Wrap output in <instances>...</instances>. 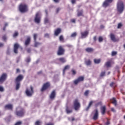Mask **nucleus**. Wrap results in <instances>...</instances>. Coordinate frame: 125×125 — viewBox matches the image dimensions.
<instances>
[{
	"label": "nucleus",
	"instance_id": "f257e3e1",
	"mask_svg": "<svg viewBox=\"0 0 125 125\" xmlns=\"http://www.w3.org/2000/svg\"><path fill=\"white\" fill-rule=\"evenodd\" d=\"M15 115H16L17 117H24V115H25V110L23 108L19 106L16 108Z\"/></svg>",
	"mask_w": 125,
	"mask_h": 125
},
{
	"label": "nucleus",
	"instance_id": "f03ea898",
	"mask_svg": "<svg viewBox=\"0 0 125 125\" xmlns=\"http://www.w3.org/2000/svg\"><path fill=\"white\" fill-rule=\"evenodd\" d=\"M19 9L20 12L21 13H26V12H28V11H29L28 5L26 4H20L19 7Z\"/></svg>",
	"mask_w": 125,
	"mask_h": 125
},
{
	"label": "nucleus",
	"instance_id": "7ed1b4c3",
	"mask_svg": "<svg viewBox=\"0 0 125 125\" xmlns=\"http://www.w3.org/2000/svg\"><path fill=\"white\" fill-rule=\"evenodd\" d=\"M125 9V5H124V2L122 1H119L117 3V11L119 13H123L124 10Z\"/></svg>",
	"mask_w": 125,
	"mask_h": 125
},
{
	"label": "nucleus",
	"instance_id": "20e7f679",
	"mask_svg": "<svg viewBox=\"0 0 125 125\" xmlns=\"http://www.w3.org/2000/svg\"><path fill=\"white\" fill-rule=\"evenodd\" d=\"M73 107L75 111H78V110L81 108V104L80 103V102H79L78 99H76L73 101Z\"/></svg>",
	"mask_w": 125,
	"mask_h": 125
},
{
	"label": "nucleus",
	"instance_id": "39448f33",
	"mask_svg": "<svg viewBox=\"0 0 125 125\" xmlns=\"http://www.w3.org/2000/svg\"><path fill=\"white\" fill-rule=\"evenodd\" d=\"M25 93L27 96H32L34 93V88L32 86H30V89L26 88Z\"/></svg>",
	"mask_w": 125,
	"mask_h": 125
},
{
	"label": "nucleus",
	"instance_id": "423d86ee",
	"mask_svg": "<svg viewBox=\"0 0 125 125\" xmlns=\"http://www.w3.org/2000/svg\"><path fill=\"white\" fill-rule=\"evenodd\" d=\"M41 15L40 14V12H37L34 18V22L35 23H37V24H40L41 23Z\"/></svg>",
	"mask_w": 125,
	"mask_h": 125
},
{
	"label": "nucleus",
	"instance_id": "0eeeda50",
	"mask_svg": "<svg viewBox=\"0 0 125 125\" xmlns=\"http://www.w3.org/2000/svg\"><path fill=\"white\" fill-rule=\"evenodd\" d=\"M64 53H65V49L63 48V46H60L57 52L58 55H63Z\"/></svg>",
	"mask_w": 125,
	"mask_h": 125
},
{
	"label": "nucleus",
	"instance_id": "6e6552de",
	"mask_svg": "<svg viewBox=\"0 0 125 125\" xmlns=\"http://www.w3.org/2000/svg\"><path fill=\"white\" fill-rule=\"evenodd\" d=\"M83 81H84V77L83 76H80L77 79L74 80L73 83L74 84L77 85L81 82H83Z\"/></svg>",
	"mask_w": 125,
	"mask_h": 125
},
{
	"label": "nucleus",
	"instance_id": "1a4fd4ad",
	"mask_svg": "<svg viewBox=\"0 0 125 125\" xmlns=\"http://www.w3.org/2000/svg\"><path fill=\"white\" fill-rule=\"evenodd\" d=\"M50 87V84L49 83L47 82L43 84L42 88H41V91L42 92L43 91H44V90H46L48 88H49Z\"/></svg>",
	"mask_w": 125,
	"mask_h": 125
},
{
	"label": "nucleus",
	"instance_id": "9d476101",
	"mask_svg": "<svg viewBox=\"0 0 125 125\" xmlns=\"http://www.w3.org/2000/svg\"><path fill=\"white\" fill-rule=\"evenodd\" d=\"M7 79V74L6 73H3L0 77V83H3Z\"/></svg>",
	"mask_w": 125,
	"mask_h": 125
},
{
	"label": "nucleus",
	"instance_id": "9b49d317",
	"mask_svg": "<svg viewBox=\"0 0 125 125\" xmlns=\"http://www.w3.org/2000/svg\"><path fill=\"white\" fill-rule=\"evenodd\" d=\"M94 112H95V113H94L93 120H94V121H96V120L98 119V117L99 116V114L98 113V110L97 109H96L94 110Z\"/></svg>",
	"mask_w": 125,
	"mask_h": 125
},
{
	"label": "nucleus",
	"instance_id": "f8f14e48",
	"mask_svg": "<svg viewBox=\"0 0 125 125\" xmlns=\"http://www.w3.org/2000/svg\"><path fill=\"white\" fill-rule=\"evenodd\" d=\"M24 79V76L22 75H18L15 79L16 83H20Z\"/></svg>",
	"mask_w": 125,
	"mask_h": 125
},
{
	"label": "nucleus",
	"instance_id": "ddd939ff",
	"mask_svg": "<svg viewBox=\"0 0 125 125\" xmlns=\"http://www.w3.org/2000/svg\"><path fill=\"white\" fill-rule=\"evenodd\" d=\"M20 46L19 45V44H18V43H16L14 44V52L16 54H17V53H18V49L19 48Z\"/></svg>",
	"mask_w": 125,
	"mask_h": 125
},
{
	"label": "nucleus",
	"instance_id": "4468645a",
	"mask_svg": "<svg viewBox=\"0 0 125 125\" xmlns=\"http://www.w3.org/2000/svg\"><path fill=\"white\" fill-rule=\"evenodd\" d=\"M113 0H105L103 4V6L104 7H107V6H108L109 3L113 2Z\"/></svg>",
	"mask_w": 125,
	"mask_h": 125
},
{
	"label": "nucleus",
	"instance_id": "2eb2a0df",
	"mask_svg": "<svg viewBox=\"0 0 125 125\" xmlns=\"http://www.w3.org/2000/svg\"><path fill=\"white\" fill-rule=\"evenodd\" d=\"M4 108L5 110H10L11 111H12L13 105L12 104H8L4 106Z\"/></svg>",
	"mask_w": 125,
	"mask_h": 125
},
{
	"label": "nucleus",
	"instance_id": "dca6fc26",
	"mask_svg": "<svg viewBox=\"0 0 125 125\" xmlns=\"http://www.w3.org/2000/svg\"><path fill=\"white\" fill-rule=\"evenodd\" d=\"M56 96V92L55 90H53L51 93V94L50 95L49 97L50 99H54Z\"/></svg>",
	"mask_w": 125,
	"mask_h": 125
},
{
	"label": "nucleus",
	"instance_id": "f3484780",
	"mask_svg": "<svg viewBox=\"0 0 125 125\" xmlns=\"http://www.w3.org/2000/svg\"><path fill=\"white\" fill-rule=\"evenodd\" d=\"M31 43V37H28L24 42V45L28 46Z\"/></svg>",
	"mask_w": 125,
	"mask_h": 125
},
{
	"label": "nucleus",
	"instance_id": "a211bd4d",
	"mask_svg": "<svg viewBox=\"0 0 125 125\" xmlns=\"http://www.w3.org/2000/svg\"><path fill=\"white\" fill-rule=\"evenodd\" d=\"M62 31V30L61 29V28H57L54 31V36L57 37L59 36V34L61 33Z\"/></svg>",
	"mask_w": 125,
	"mask_h": 125
},
{
	"label": "nucleus",
	"instance_id": "6ab92c4d",
	"mask_svg": "<svg viewBox=\"0 0 125 125\" xmlns=\"http://www.w3.org/2000/svg\"><path fill=\"white\" fill-rule=\"evenodd\" d=\"M112 62H111V61H108L107 62H106L104 65V68H110V67H111L112 66V64H111Z\"/></svg>",
	"mask_w": 125,
	"mask_h": 125
},
{
	"label": "nucleus",
	"instance_id": "aec40b11",
	"mask_svg": "<svg viewBox=\"0 0 125 125\" xmlns=\"http://www.w3.org/2000/svg\"><path fill=\"white\" fill-rule=\"evenodd\" d=\"M106 106L105 105L101 107V113L102 115H105V113H106Z\"/></svg>",
	"mask_w": 125,
	"mask_h": 125
},
{
	"label": "nucleus",
	"instance_id": "412c9836",
	"mask_svg": "<svg viewBox=\"0 0 125 125\" xmlns=\"http://www.w3.org/2000/svg\"><path fill=\"white\" fill-rule=\"evenodd\" d=\"M94 103V102H93V101H91L89 102L88 106L85 109V111H88V110H89V109H90V107H91V106L92 105V104H93Z\"/></svg>",
	"mask_w": 125,
	"mask_h": 125
},
{
	"label": "nucleus",
	"instance_id": "4be33fe9",
	"mask_svg": "<svg viewBox=\"0 0 125 125\" xmlns=\"http://www.w3.org/2000/svg\"><path fill=\"white\" fill-rule=\"evenodd\" d=\"M85 50L86 52H88V53H91L92 52H93V51H94V49L91 47H87L85 49Z\"/></svg>",
	"mask_w": 125,
	"mask_h": 125
},
{
	"label": "nucleus",
	"instance_id": "5701e85b",
	"mask_svg": "<svg viewBox=\"0 0 125 125\" xmlns=\"http://www.w3.org/2000/svg\"><path fill=\"white\" fill-rule=\"evenodd\" d=\"M87 35H88V31H85L84 32L81 33V37L82 38H86Z\"/></svg>",
	"mask_w": 125,
	"mask_h": 125
},
{
	"label": "nucleus",
	"instance_id": "b1692460",
	"mask_svg": "<svg viewBox=\"0 0 125 125\" xmlns=\"http://www.w3.org/2000/svg\"><path fill=\"white\" fill-rule=\"evenodd\" d=\"M110 39L112 42H117V40L116 39V37H115V35L113 33L110 34Z\"/></svg>",
	"mask_w": 125,
	"mask_h": 125
},
{
	"label": "nucleus",
	"instance_id": "393cba45",
	"mask_svg": "<svg viewBox=\"0 0 125 125\" xmlns=\"http://www.w3.org/2000/svg\"><path fill=\"white\" fill-rule=\"evenodd\" d=\"M65 111L67 114H71V113H73V110L70 109L69 106L67 105L66 106Z\"/></svg>",
	"mask_w": 125,
	"mask_h": 125
},
{
	"label": "nucleus",
	"instance_id": "a878e982",
	"mask_svg": "<svg viewBox=\"0 0 125 125\" xmlns=\"http://www.w3.org/2000/svg\"><path fill=\"white\" fill-rule=\"evenodd\" d=\"M69 69H70V65H66L63 70V75H65V72H66V70H69Z\"/></svg>",
	"mask_w": 125,
	"mask_h": 125
},
{
	"label": "nucleus",
	"instance_id": "bb28decb",
	"mask_svg": "<svg viewBox=\"0 0 125 125\" xmlns=\"http://www.w3.org/2000/svg\"><path fill=\"white\" fill-rule=\"evenodd\" d=\"M111 102L112 104H114L115 106H117V100H116V98H113L111 99Z\"/></svg>",
	"mask_w": 125,
	"mask_h": 125
},
{
	"label": "nucleus",
	"instance_id": "cd10ccee",
	"mask_svg": "<svg viewBox=\"0 0 125 125\" xmlns=\"http://www.w3.org/2000/svg\"><path fill=\"white\" fill-rule=\"evenodd\" d=\"M94 62L95 63V64H99V63H100V62H101V59H95L94 60Z\"/></svg>",
	"mask_w": 125,
	"mask_h": 125
},
{
	"label": "nucleus",
	"instance_id": "c85d7f7f",
	"mask_svg": "<svg viewBox=\"0 0 125 125\" xmlns=\"http://www.w3.org/2000/svg\"><path fill=\"white\" fill-rule=\"evenodd\" d=\"M16 90H18L19 88H20V84L21 83L20 82H16Z\"/></svg>",
	"mask_w": 125,
	"mask_h": 125
},
{
	"label": "nucleus",
	"instance_id": "c756f323",
	"mask_svg": "<svg viewBox=\"0 0 125 125\" xmlns=\"http://www.w3.org/2000/svg\"><path fill=\"white\" fill-rule=\"evenodd\" d=\"M58 60L60 62H61V63H65V62H66V60L64 58H60Z\"/></svg>",
	"mask_w": 125,
	"mask_h": 125
},
{
	"label": "nucleus",
	"instance_id": "7c9ffc66",
	"mask_svg": "<svg viewBox=\"0 0 125 125\" xmlns=\"http://www.w3.org/2000/svg\"><path fill=\"white\" fill-rule=\"evenodd\" d=\"M44 24H48V23H49V19L47 17H45L44 20Z\"/></svg>",
	"mask_w": 125,
	"mask_h": 125
},
{
	"label": "nucleus",
	"instance_id": "2f4dec72",
	"mask_svg": "<svg viewBox=\"0 0 125 125\" xmlns=\"http://www.w3.org/2000/svg\"><path fill=\"white\" fill-rule=\"evenodd\" d=\"M85 64H86V65L87 66H89V65H91V61H90V60H88V61H86L85 62Z\"/></svg>",
	"mask_w": 125,
	"mask_h": 125
},
{
	"label": "nucleus",
	"instance_id": "473e14b6",
	"mask_svg": "<svg viewBox=\"0 0 125 125\" xmlns=\"http://www.w3.org/2000/svg\"><path fill=\"white\" fill-rule=\"evenodd\" d=\"M106 75V72L105 71H102L100 74V77L101 78H102L103 77H105V75Z\"/></svg>",
	"mask_w": 125,
	"mask_h": 125
},
{
	"label": "nucleus",
	"instance_id": "72a5a7b5",
	"mask_svg": "<svg viewBox=\"0 0 125 125\" xmlns=\"http://www.w3.org/2000/svg\"><path fill=\"white\" fill-rule=\"evenodd\" d=\"M39 35L37 33H35L33 34V39L35 42H37V38H38Z\"/></svg>",
	"mask_w": 125,
	"mask_h": 125
},
{
	"label": "nucleus",
	"instance_id": "f704fd0d",
	"mask_svg": "<svg viewBox=\"0 0 125 125\" xmlns=\"http://www.w3.org/2000/svg\"><path fill=\"white\" fill-rule=\"evenodd\" d=\"M40 44H42V43L40 42H37V41L35 42L34 46L35 47H38L39 45H40Z\"/></svg>",
	"mask_w": 125,
	"mask_h": 125
},
{
	"label": "nucleus",
	"instance_id": "c9c22d12",
	"mask_svg": "<svg viewBox=\"0 0 125 125\" xmlns=\"http://www.w3.org/2000/svg\"><path fill=\"white\" fill-rule=\"evenodd\" d=\"M77 16L78 17H80V16H83V10L78 12V14H77Z\"/></svg>",
	"mask_w": 125,
	"mask_h": 125
},
{
	"label": "nucleus",
	"instance_id": "e433bc0d",
	"mask_svg": "<svg viewBox=\"0 0 125 125\" xmlns=\"http://www.w3.org/2000/svg\"><path fill=\"white\" fill-rule=\"evenodd\" d=\"M35 125H42V122L39 120L37 121L35 123Z\"/></svg>",
	"mask_w": 125,
	"mask_h": 125
},
{
	"label": "nucleus",
	"instance_id": "4c0bfd02",
	"mask_svg": "<svg viewBox=\"0 0 125 125\" xmlns=\"http://www.w3.org/2000/svg\"><path fill=\"white\" fill-rule=\"evenodd\" d=\"M59 40L60 42H64V37H63V35H61L59 38Z\"/></svg>",
	"mask_w": 125,
	"mask_h": 125
},
{
	"label": "nucleus",
	"instance_id": "58836bf2",
	"mask_svg": "<svg viewBox=\"0 0 125 125\" xmlns=\"http://www.w3.org/2000/svg\"><path fill=\"white\" fill-rule=\"evenodd\" d=\"M2 39L3 41H4V42H6V39H7L6 35H3V36L2 37Z\"/></svg>",
	"mask_w": 125,
	"mask_h": 125
},
{
	"label": "nucleus",
	"instance_id": "ea45409f",
	"mask_svg": "<svg viewBox=\"0 0 125 125\" xmlns=\"http://www.w3.org/2000/svg\"><path fill=\"white\" fill-rule=\"evenodd\" d=\"M89 93V90H87L85 91V92L84 93V95L85 96H88V94Z\"/></svg>",
	"mask_w": 125,
	"mask_h": 125
},
{
	"label": "nucleus",
	"instance_id": "a19ab883",
	"mask_svg": "<svg viewBox=\"0 0 125 125\" xmlns=\"http://www.w3.org/2000/svg\"><path fill=\"white\" fill-rule=\"evenodd\" d=\"M18 36V32L16 31L14 34L13 35V38H16V37Z\"/></svg>",
	"mask_w": 125,
	"mask_h": 125
},
{
	"label": "nucleus",
	"instance_id": "79ce46f5",
	"mask_svg": "<svg viewBox=\"0 0 125 125\" xmlns=\"http://www.w3.org/2000/svg\"><path fill=\"white\" fill-rule=\"evenodd\" d=\"M103 42V37H102V36H100L99 37V42Z\"/></svg>",
	"mask_w": 125,
	"mask_h": 125
},
{
	"label": "nucleus",
	"instance_id": "37998d69",
	"mask_svg": "<svg viewBox=\"0 0 125 125\" xmlns=\"http://www.w3.org/2000/svg\"><path fill=\"white\" fill-rule=\"evenodd\" d=\"M102 103L101 102H99L97 103V104H95V107H96V108H97V107H98V106H99L100 105H102Z\"/></svg>",
	"mask_w": 125,
	"mask_h": 125
},
{
	"label": "nucleus",
	"instance_id": "c03bdc74",
	"mask_svg": "<svg viewBox=\"0 0 125 125\" xmlns=\"http://www.w3.org/2000/svg\"><path fill=\"white\" fill-rule=\"evenodd\" d=\"M77 36V33L76 32H74L73 33H72L71 35V37L72 38H75V37Z\"/></svg>",
	"mask_w": 125,
	"mask_h": 125
},
{
	"label": "nucleus",
	"instance_id": "a18cd8bd",
	"mask_svg": "<svg viewBox=\"0 0 125 125\" xmlns=\"http://www.w3.org/2000/svg\"><path fill=\"white\" fill-rule=\"evenodd\" d=\"M71 72H72V75H73V76H75V75H76V74H77V71H76V70H75L74 69H72Z\"/></svg>",
	"mask_w": 125,
	"mask_h": 125
},
{
	"label": "nucleus",
	"instance_id": "49530a36",
	"mask_svg": "<svg viewBox=\"0 0 125 125\" xmlns=\"http://www.w3.org/2000/svg\"><path fill=\"white\" fill-rule=\"evenodd\" d=\"M112 56H115V55H117V52L112 51L111 54Z\"/></svg>",
	"mask_w": 125,
	"mask_h": 125
},
{
	"label": "nucleus",
	"instance_id": "de8ad7c7",
	"mask_svg": "<svg viewBox=\"0 0 125 125\" xmlns=\"http://www.w3.org/2000/svg\"><path fill=\"white\" fill-rule=\"evenodd\" d=\"M0 92H3V91H4V89L3 88V87L0 86Z\"/></svg>",
	"mask_w": 125,
	"mask_h": 125
},
{
	"label": "nucleus",
	"instance_id": "09e8293b",
	"mask_svg": "<svg viewBox=\"0 0 125 125\" xmlns=\"http://www.w3.org/2000/svg\"><path fill=\"white\" fill-rule=\"evenodd\" d=\"M53 1H54L55 3H59V2H60V0H53Z\"/></svg>",
	"mask_w": 125,
	"mask_h": 125
},
{
	"label": "nucleus",
	"instance_id": "8fccbe9b",
	"mask_svg": "<svg viewBox=\"0 0 125 125\" xmlns=\"http://www.w3.org/2000/svg\"><path fill=\"white\" fill-rule=\"evenodd\" d=\"M122 26H123V24H122V23H119L117 27L118 29H120L121 27H122Z\"/></svg>",
	"mask_w": 125,
	"mask_h": 125
},
{
	"label": "nucleus",
	"instance_id": "3c124183",
	"mask_svg": "<svg viewBox=\"0 0 125 125\" xmlns=\"http://www.w3.org/2000/svg\"><path fill=\"white\" fill-rule=\"evenodd\" d=\"M105 125H110V121L109 120V119H107V122L105 123Z\"/></svg>",
	"mask_w": 125,
	"mask_h": 125
},
{
	"label": "nucleus",
	"instance_id": "603ef678",
	"mask_svg": "<svg viewBox=\"0 0 125 125\" xmlns=\"http://www.w3.org/2000/svg\"><path fill=\"white\" fill-rule=\"evenodd\" d=\"M31 61V59L30 58H27L26 60V62L27 63H29V62H30Z\"/></svg>",
	"mask_w": 125,
	"mask_h": 125
},
{
	"label": "nucleus",
	"instance_id": "864d4df0",
	"mask_svg": "<svg viewBox=\"0 0 125 125\" xmlns=\"http://www.w3.org/2000/svg\"><path fill=\"white\" fill-rule=\"evenodd\" d=\"M45 13L46 14V17H47V16H48V11H47V10H45Z\"/></svg>",
	"mask_w": 125,
	"mask_h": 125
},
{
	"label": "nucleus",
	"instance_id": "5fc2aeb1",
	"mask_svg": "<svg viewBox=\"0 0 125 125\" xmlns=\"http://www.w3.org/2000/svg\"><path fill=\"white\" fill-rule=\"evenodd\" d=\"M21 71L20 69L19 68H17L16 69V74H18V73H20Z\"/></svg>",
	"mask_w": 125,
	"mask_h": 125
},
{
	"label": "nucleus",
	"instance_id": "6e6d98bb",
	"mask_svg": "<svg viewBox=\"0 0 125 125\" xmlns=\"http://www.w3.org/2000/svg\"><path fill=\"white\" fill-rule=\"evenodd\" d=\"M71 22H72V23H76V20H75V19H73L71 20Z\"/></svg>",
	"mask_w": 125,
	"mask_h": 125
},
{
	"label": "nucleus",
	"instance_id": "4d7b16f0",
	"mask_svg": "<svg viewBox=\"0 0 125 125\" xmlns=\"http://www.w3.org/2000/svg\"><path fill=\"white\" fill-rule=\"evenodd\" d=\"M114 84H115V83L112 82V83L110 84V86H111V87H113V85H114Z\"/></svg>",
	"mask_w": 125,
	"mask_h": 125
},
{
	"label": "nucleus",
	"instance_id": "13d9d810",
	"mask_svg": "<svg viewBox=\"0 0 125 125\" xmlns=\"http://www.w3.org/2000/svg\"><path fill=\"white\" fill-rule=\"evenodd\" d=\"M59 11H60V8H57L56 11V13H58V12H59Z\"/></svg>",
	"mask_w": 125,
	"mask_h": 125
},
{
	"label": "nucleus",
	"instance_id": "bf43d9fd",
	"mask_svg": "<svg viewBox=\"0 0 125 125\" xmlns=\"http://www.w3.org/2000/svg\"><path fill=\"white\" fill-rule=\"evenodd\" d=\"M27 51L28 53H31V48H28L27 50Z\"/></svg>",
	"mask_w": 125,
	"mask_h": 125
},
{
	"label": "nucleus",
	"instance_id": "052dcab7",
	"mask_svg": "<svg viewBox=\"0 0 125 125\" xmlns=\"http://www.w3.org/2000/svg\"><path fill=\"white\" fill-rule=\"evenodd\" d=\"M71 2L73 4L76 3V0H71Z\"/></svg>",
	"mask_w": 125,
	"mask_h": 125
},
{
	"label": "nucleus",
	"instance_id": "680f3d73",
	"mask_svg": "<svg viewBox=\"0 0 125 125\" xmlns=\"http://www.w3.org/2000/svg\"><path fill=\"white\" fill-rule=\"evenodd\" d=\"M111 110L112 112H116L115 108H114L113 107L111 108Z\"/></svg>",
	"mask_w": 125,
	"mask_h": 125
},
{
	"label": "nucleus",
	"instance_id": "e2e57ef3",
	"mask_svg": "<svg viewBox=\"0 0 125 125\" xmlns=\"http://www.w3.org/2000/svg\"><path fill=\"white\" fill-rule=\"evenodd\" d=\"M46 125H54V123H48Z\"/></svg>",
	"mask_w": 125,
	"mask_h": 125
},
{
	"label": "nucleus",
	"instance_id": "0e129e2a",
	"mask_svg": "<svg viewBox=\"0 0 125 125\" xmlns=\"http://www.w3.org/2000/svg\"><path fill=\"white\" fill-rule=\"evenodd\" d=\"M44 37H49V35L48 34L46 33V34H45L44 35Z\"/></svg>",
	"mask_w": 125,
	"mask_h": 125
},
{
	"label": "nucleus",
	"instance_id": "69168bd1",
	"mask_svg": "<svg viewBox=\"0 0 125 125\" xmlns=\"http://www.w3.org/2000/svg\"><path fill=\"white\" fill-rule=\"evenodd\" d=\"M2 46H3V43H0V47H2Z\"/></svg>",
	"mask_w": 125,
	"mask_h": 125
},
{
	"label": "nucleus",
	"instance_id": "338daca9",
	"mask_svg": "<svg viewBox=\"0 0 125 125\" xmlns=\"http://www.w3.org/2000/svg\"><path fill=\"white\" fill-rule=\"evenodd\" d=\"M93 40L95 42H96V36H94L93 38Z\"/></svg>",
	"mask_w": 125,
	"mask_h": 125
},
{
	"label": "nucleus",
	"instance_id": "774afa93",
	"mask_svg": "<svg viewBox=\"0 0 125 125\" xmlns=\"http://www.w3.org/2000/svg\"><path fill=\"white\" fill-rule=\"evenodd\" d=\"M6 53H7V54H9V53H10L9 49H8V50H7V52H6Z\"/></svg>",
	"mask_w": 125,
	"mask_h": 125
}]
</instances>
